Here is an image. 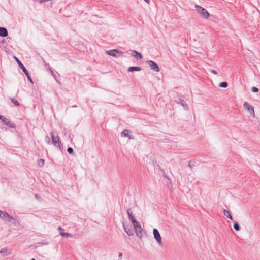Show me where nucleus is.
I'll use <instances>...</instances> for the list:
<instances>
[{
    "mask_svg": "<svg viewBox=\"0 0 260 260\" xmlns=\"http://www.w3.org/2000/svg\"><path fill=\"white\" fill-rule=\"evenodd\" d=\"M49 69L50 70V72H51V75H52L53 77H54V78H55V77H56V75H55V74H54V72L51 70V69L50 67L49 68Z\"/></svg>",
    "mask_w": 260,
    "mask_h": 260,
    "instance_id": "c756f323",
    "label": "nucleus"
},
{
    "mask_svg": "<svg viewBox=\"0 0 260 260\" xmlns=\"http://www.w3.org/2000/svg\"><path fill=\"white\" fill-rule=\"evenodd\" d=\"M142 70L141 67L139 66H132L129 67L127 71L128 72H132L134 71H140Z\"/></svg>",
    "mask_w": 260,
    "mask_h": 260,
    "instance_id": "dca6fc26",
    "label": "nucleus"
},
{
    "mask_svg": "<svg viewBox=\"0 0 260 260\" xmlns=\"http://www.w3.org/2000/svg\"><path fill=\"white\" fill-rule=\"evenodd\" d=\"M10 100L11 101V102L15 105V106H20V103L18 102V100H17L16 99H15L14 98H10Z\"/></svg>",
    "mask_w": 260,
    "mask_h": 260,
    "instance_id": "aec40b11",
    "label": "nucleus"
},
{
    "mask_svg": "<svg viewBox=\"0 0 260 260\" xmlns=\"http://www.w3.org/2000/svg\"><path fill=\"white\" fill-rule=\"evenodd\" d=\"M36 198H38V195H36Z\"/></svg>",
    "mask_w": 260,
    "mask_h": 260,
    "instance_id": "e433bc0d",
    "label": "nucleus"
},
{
    "mask_svg": "<svg viewBox=\"0 0 260 260\" xmlns=\"http://www.w3.org/2000/svg\"><path fill=\"white\" fill-rule=\"evenodd\" d=\"M132 56L137 59H141L143 57L142 54L136 50L132 51Z\"/></svg>",
    "mask_w": 260,
    "mask_h": 260,
    "instance_id": "ddd939ff",
    "label": "nucleus"
},
{
    "mask_svg": "<svg viewBox=\"0 0 260 260\" xmlns=\"http://www.w3.org/2000/svg\"><path fill=\"white\" fill-rule=\"evenodd\" d=\"M6 216H7V213L5 211L0 210V217L4 219V217H6Z\"/></svg>",
    "mask_w": 260,
    "mask_h": 260,
    "instance_id": "393cba45",
    "label": "nucleus"
},
{
    "mask_svg": "<svg viewBox=\"0 0 260 260\" xmlns=\"http://www.w3.org/2000/svg\"><path fill=\"white\" fill-rule=\"evenodd\" d=\"M219 86L221 88H226L228 86L227 82H222L219 84Z\"/></svg>",
    "mask_w": 260,
    "mask_h": 260,
    "instance_id": "5701e85b",
    "label": "nucleus"
},
{
    "mask_svg": "<svg viewBox=\"0 0 260 260\" xmlns=\"http://www.w3.org/2000/svg\"><path fill=\"white\" fill-rule=\"evenodd\" d=\"M106 53L110 56L117 57L118 56H123V52L119 50L114 49L106 51Z\"/></svg>",
    "mask_w": 260,
    "mask_h": 260,
    "instance_id": "20e7f679",
    "label": "nucleus"
},
{
    "mask_svg": "<svg viewBox=\"0 0 260 260\" xmlns=\"http://www.w3.org/2000/svg\"><path fill=\"white\" fill-rule=\"evenodd\" d=\"M118 255H119V257H121L122 256V253L120 252L118 253Z\"/></svg>",
    "mask_w": 260,
    "mask_h": 260,
    "instance_id": "72a5a7b5",
    "label": "nucleus"
},
{
    "mask_svg": "<svg viewBox=\"0 0 260 260\" xmlns=\"http://www.w3.org/2000/svg\"><path fill=\"white\" fill-rule=\"evenodd\" d=\"M31 260H36L35 258H32Z\"/></svg>",
    "mask_w": 260,
    "mask_h": 260,
    "instance_id": "4c0bfd02",
    "label": "nucleus"
},
{
    "mask_svg": "<svg viewBox=\"0 0 260 260\" xmlns=\"http://www.w3.org/2000/svg\"><path fill=\"white\" fill-rule=\"evenodd\" d=\"M41 245H48L49 244V242H41L39 243Z\"/></svg>",
    "mask_w": 260,
    "mask_h": 260,
    "instance_id": "2f4dec72",
    "label": "nucleus"
},
{
    "mask_svg": "<svg viewBox=\"0 0 260 260\" xmlns=\"http://www.w3.org/2000/svg\"><path fill=\"white\" fill-rule=\"evenodd\" d=\"M174 102L177 104H180L181 105H182L184 109H185V110L188 109V105L186 103V102L184 101L183 99H182L179 97H177L175 100H174Z\"/></svg>",
    "mask_w": 260,
    "mask_h": 260,
    "instance_id": "9b49d317",
    "label": "nucleus"
},
{
    "mask_svg": "<svg viewBox=\"0 0 260 260\" xmlns=\"http://www.w3.org/2000/svg\"><path fill=\"white\" fill-rule=\"evenodd\" d=\"M14 58L17 63H18L19 67L22 69V71L24 72L25 75H26L28 80L31 83L34 84L33 80L28 72L25 66L23 64L21 61L16 56H14Z\"/></svg>",
    "mask_w": 260,
    "mask_h": 260,
    "instance_id": "f03ea898",
    "label": "nucleus"
},
{
    "mask_svg": "<svg viewBox=\"0 0 260 260\" xmlns=\"http://www.w3.org/2000/svg\"><path fill=\"white\" fill-rule=\"evenodd\" d=\"M210 71L215 75H217L218 74L217 72L215 70L212 69Z\"/></svg>",
    "mask_w": 260,
    "mask_h": 260,
    "instance_id": "7c9ffc66",
    "label": "nucleus"
},
{
    "mask_svg": "<svg viewBox=\"0 0 260 260\" xmlns=\"http://www.w3.org/2000/svg\"><path fill=\"white\" fill-rule=\"evenodd\" d=\"M153 234L154 235V238L157 242V243L160 246L162 245V243L161 240V237L158 230L156 228H154L153 229Z\"/></svg>",
    "mask_w": 260,
    "mask_h": 260,
    "instance_id": "0eeeda50",
    "label": "nucleus"
},
{
    "mask_svg": "<svg viewBox=\"0 0 260 260\" xmlns=\"http://www.w3.org/2000/svg\"><path fill=\"white\" fill-rule=\"evenodd\" d=\"M233 227L234 229L237 231H239L240 230V226L237 221L234 222Z\"/></svg>",
    "mask_w": 260,
    "mask_h": 260,
    "instance_id": "412c9836",
    "label": "nucleus"
},
{
    "mask_svg": "<svg viewBox=\"0 0 260 260\" xmlns=\"http://www.w3.org/2000/svg\"><path fill=\"white\" fill-rule=\"evenodd\" d=\"M195 165V161L194 160H190L188 162V167L192 170L193 166Z\"/></svg>",
    "mask_w": 260,
    "mask_h": 260,
    "instance_id": "b1692460",
    "label": "nucleus"
},
{
    "mask_svg": "<svg viewBox=\"0 0 260 260\" xmlns=\"http://www.w3.org/2000/svg\"><path fill=\"white\" fill-rule=\"evenodd\" d=\"M251 91L253 92H258L259 91V89L258 88L256 87H252V88H251Z\"/></svg>",
    "mask_w": 260,
    "mask_h": 260,
    "instance_id": "c85d7f7f",
    "label": "nucleus"
},
{
    "mask_svg": "<svg viewBox=\"0 0 260 260\" xmlns=\"http://www.w3.org/2000/svg\"><path fill=\"white\" fill-rule=\"evenodd\" d=\"M223 214L228 218L230 219L231 220H233V217H232V215L230 214V213L229 211H228V210H227L226 209H224L223 210Z\"/></svg>",
    "mask_w": 260,
    "mask_h": 260,
    "instance_id": "6ab92c4d",
    "label": "nucleus"
},
{
    "mask_svg": "<svg viewBox=\"0 0 260 260\" xmlns=\"http://www.w3.org/2000/svg\"><path fill=\"white\" fill-rule=\"evenodd\" d=\"M127 214L128 215L129 220L132 222V223L137 220L133 214L132 211L131 209H127Z\"/></svg>",
    "mask_w": 260,
    "mask_h": 260,
    "instance_id": "f8f14e48",
    "label": "nucleus"
},
{
    "mask_svg": "<svg viewBox=\"0 0 260 260\" xmlns=\"http://www.w3.org/2000/svg\"><path fill=\"white\" fill-rule=\"evenodd\" d=\"M129 131L128 129H124L123 130L121 133V136L124 137H128L129 139H134V137L129 134Z\"/></svg>",
    "mask_w": 260,
    "mask_h": 260,
    "instance_id": "4468645a",
    "label": "nucleus"
},
{
    "mask_svg": "<svg viewBox=\"0 0 260 260\" xmlns=\"http://www.w3.org/2000/svg\"><path fill=\"white\" fill-rule=\"evenodd\" d=\"M0 120L3 122V123L7 126L8 127L12 128H15L16 124L12 123L8 119L6 118L5 116L3 115H0Z\"/></svg>",
    "mask_w": 260,
    "mask_h": 260,
    "instance_id": "423d86ee",
    "label": "nucleus"
},
{
    "mask_svg": "<svg viewBox=\"0 0 260 260\" xmlns=\"http://www.w3.org/2000/svg\"><path fill=\"white\" fill-rule=\"evenodd\" d=\"M58 230L59 231H60V232H61V231H62V230H64L62 229V228H61V227H60V226H59V227L58 228Z\"/></svg>",
    "mask_w": 260,
    "mask_h": 260,
    "instance_id": "473e14b6",
    "label": "nucleus"
},
{
    "mask_svg": "<svg viewBox=\"0 0 260 260\" xmlns=\"http://www.w3.org/2000/svg\"><path fill=\"white\" fill-rule=\"evenodd\" d=\"M44 164V160L43 159H40L38 161V165L39 167H42Z\"/></svg>",
    "mask_w": 260,
    "mask_h": 260,
    "instance_id": "a878e982",
    "label": "nucleus"
},
{
    "mask_svg": "<svg viewBox=\"0 0 260 260\" xmlns=\"http://www.w3.org/2000/svg\"><path fill=\"white\" fill-rule=\"evenodd\" d=\"M134 228L135 229V232L136 233V235L138 236L141 237L142 236V231L143 229L140 224V223L136 220L133 223Z\"/></svg>",
    "mask_w": 260,
    "mask_h": 260,
    "instance_id": "39448f33",
    "label": "nucleus"
},
{
    "mask_svg": "<svg viewBox=\"0 0 260 260\" xmlns=\"http://www.w3.org/2000/svg\"><path fill=\"white\" fill-rule=\"evenodd\" d=\"M60 235L61 236L64 237H72V235L69 233H65V232H60Z\"/></svg>",
    "mask_w": 260,
    "mask_h": 260,
    "instance_id": "4be33fe9",
    "label": "nucleus"
},
{
    "mask_svg": "<svg viewBox=\"0 0 260 260\" xmlns=\"http://www.w3.org/2000/svg\"><path fill=\"white\" fill-rule=\"evenodd\" d=\"M3 219L5 220V221L9 223H11L14 220V218L12 216H10L8 213L7 216H6V217H4Z\"/></svg>",
    "mask_w": 260,
    "mask_h": 260,
    "instance_id": "a211bd4d",
    "label": "nucleus"
},
{
    "mask_svg": "<svg viewBox=\"0 0 260 260\" xmlns=\"http://www.w3.org/2000/svg\"><path fill=\"white\" fill-rule=\"evenodd\" d=\"M52 138V143L59 150L62 152L63 151V145L59 138L58 135L56 132H52L51 133Z\"/></svg>",
    "mask_w": 260,
    "mask_h": 260,
    "instance_id": "f257e3e1",
    "label": "nucleus"
},
{
    "mask_svg": "<svg viewBox=\"0 0 260 260\" xmlns=\"http://www.w3.org/2000/svg\"><path fill=\"white\" fill-rule=\"evenodd\" d=\"M45 140L46 142V143L48 144H51V141H50V138L49 137H48V135H46L45 136Z\"/></svg>",
    "mask_w": 260,
    "mask_h": 260,
    "instance_id": "cd10ccee",
    "label": "nucleus"
},
{
    "mask_svg": "<svg viewBox=\"0 0 260 260\" xmlns=\"http://www.w3.org/2000/svg\"><path fill=\"white\" fill-rule=\"evenodd\" d=\"M243 106L251 115L254 116V107L249 104L247 102H245L243 104Z\"/></svg>",
    "mask_w": 260,
    "mask_h": 260,
    "instance_id": "1a4fd4ad",
    "label": "nucleus"
},
{
    "mask_svg": "<svg viewBox=\"0 0 260 260\" xmlns=\"http://www.w3.org/2000/svg\"><path fill=\"white\" fill-rule=\"evenodd\" d=\"M146 3H147V4H149L150 3V0H144Z\"/></svg>",
    "mask_w": 260,
    "mask_h": 260,
    "instance_id": "f704fd0d",
    "label": "nucleus"
},
{
    "mask_svg": "<svg viewBox=\"0 0 260 260\" xmlns=\"http://www.w3.org/2000/svg\"><path fill=\"white\" fill-rule=\"evenodd\" d=\"M0 253L4 256H7L11 254L10 251L7 248H3L0 250Z\"/></svg>",
    "mask_w": 260,
    "mask_h": 260,
    "instance_id": "f3484780",
    "label": "nucleus"
},
{
    "mask_svg": "<svg viewBox=\"0 0 260 260\" xmlns=\"http://www.w3.org/2000/svg\"><path fill=\"white\" fill-rule=\"evenodd\" d=\"M195 8H196L198 12L203 17L206 19L209 18L210 14L206 9L199 5H196Z\"/></svg>",
    "mask_w": 260,
    "mask_h": 260,
    "instance_id": "7ed1b4c3",
    "label": "nucleus"
},
{
    "mask_svg": "<svg viewBox=\"0 0 260 260\" xmlns=\"http://www.w3.org/2000/svg\"><path fill=\"white\" fill-rule=\"evenodd\" d=\"M4 42H5V40L4 39H3V40L2 41V42L4 43Z\"/></svg>",
    "mask_w": 260,
    "mask_h": 260,
    "instance_id": "c9c22d12",
    "label": "nucleus"
},
{
    "mask_svg": "<svg viewBox=\"0 0 260 260\" xmlns=\"http://www.w3.org/2000/svg\"><path fill=\"white\" fill-rule=\"evenodd\" d=\"M123 224V228L125 231V232L128 235V236H132L134 235V232L132 228V226L130 225H126L124 224V223Z\"/></svg>",
    "mask_w": 260,
    "mask_h": 260,
    "instance_id": "9d476101",
    "label": "nucleus"
},
{
    "mask_svg": "<svg viewBox=\"0 0 260 260\" xmlns=\"http://www.w3.org/2000/svg\"><path fill=\"white\" fill-rule=\"evenodd\" d=\"M67 152L71 155H73L74 154V150L72 147H68L67 148Z\"/></svg>",
    "mask_w": 260,
    "mask_h": 260,
    "instance_id": "bb28decb",
    "label": "nucleus"
},
{
    "mask_svg": "<svg viewBox=\"0 0 260 260\" xmlns=\"http://www.w3.org/2000/svg\"><path fill=\"white\" fill-rule=\"evenodd\" d=\"M146 63L150 67L151 69L156 72L160 71L159 67L157 63L152 60H148Z\"/></svg>",
    "mask_w": 260,
    "mask_h": 260,
    "instance_id": "6e6552de",
    "label": "nucleus"
},
{
    "mask_svg": "<svg viewBox=\"0 0 260 260\" xmlns=\"http://www.w3.org/2000/svg\"><path fill=\"white\" fill-rule=\"evenodd\" d=\"M8 35L7 29L5 27H0V37H6Z\"/></svg>",
    "mask_w": 260,
    "mask_h": 260,
    "instance_id": "2eb2a0df",
    "label": "nucleus"
}]
</instances>
